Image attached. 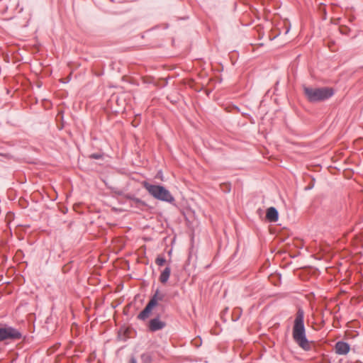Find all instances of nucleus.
<instances>
[{"mask_svg": "<svg viewBox=\"0 0 363 363\" xmlns=\"http://www.w3.org/2000/svg\"><path fill=\"white\" fill-rule=\"evenodd\" d=\"M164 297V295L162 294H160L158 291L155 292V294L153 295V296L151 298V299H154L155 301V306L157 305V303L159 301H162Z\"/></svg>", "mask_w": 363, "mask_h": 363, "instance_id": "obj_12", "label": "nucleus"}, {"mask_svg": "<svg viewBox=\"0 0 363 363\" xmlns=\"http://www.w3.org/2000/svg\"><path fill=\"white\" fill-rule=\"evenodd\" d=\"M350 345L343 341H338L335 345V353L339 355L347 354L350 352Z\"/></svg>", "mask_w": 363, "mask_h": 363, "instance_id": "obj_8", "label": "nucleus"}, {"mask_svg": "<svg viewBox=\"0 0 363 363\" xmlns=\"http://www.w3.org/2000/svg\"><path fill=\"white\" fill-rule=\"evenodd\" d=\"M140 359L142 363H151L153 360L152 355L150 352H145L142 354Z\"/></svg>", "mask_w": 363, "mask_h": 363, "instance_id": "obj_11", "label": "nucleus"}, {"mask_svg": "<svg viewBox=\"0 0 363 363\" xmlns=\"http://www.w3.org/2000/svg\"><path fill=\"white\" fill-rule=\"evenodd\" d=\"M125 198L129 201V205L130 207L131 208L143 211L147 206V203L144 201L141 200L140 199L136 198L133 195L127 194L125 196Z\"/></svg>", "mask_w": 363, "mask_h": 363, "instance_id": "obj_5", "label": "nucleus"}, {"mask_svg": "<svg viewBox=\"0 0 363 363\" xmlns=\"http://www.w3.org/2000/svg\"><path fill=\"white\" fill-rule=\"evenodd\" d=\"M166 326V323L160 320L157 316L149 321L148 329L150 332H156L162 330Z\"/></svg>", "mask_w": 363, "mask_h": 363, "instance_id": "obj_7", "label": "nucleus"}, {"mask_svg": "<svg viewBox=\"0 0 363 363\" xmlns=\"http://www.w3.org/2000/svg\"><path fill=\"white\" fill-rule=\"evenodd\" d=\"M167 260L162 255H158L155 259V264L160 267L163 266L166 263Z\"/></svg>", "mask_w": 363, "mask_h": 363, "instance_id": "obj_13", "label": "nucleus"}, {"mask_svg": "<svg viewBox=\"0 0 363 363\" xmlns=\"http://www.w3.org/2000/svg\"><path fill=\"white\" fill-rule=\"evenodd\" d=\"M303 92L308 101L311 103L327 100L334 94L333 89L329 87L313 88L303 86Z\"/></svg>", "mask_w": 363, "mask_h": 363, "instance_id": "obj_2", "label": "nucleus"}, {"mask_svg": "<svg viewBox=\"0 0 363 363\" xmlns=\"http://www.w3.org/2000/svg\"><path fill=\"white\" fill-rule=\"evenodd\" d=\"M143 186L156 199L169 203L174 201V198L169 191L162 186L151 184L147 182H143Z\"/></svg>", "mask_w": 363, "mask_h": 363, "instance_id": "obj_3", "label": "nucleus"}, {"mask_svg": "<svg viewBox=\"0 0 363 363\" xmlns=\"http://www.w3.org/2000/svg\"><path fill=\"white\" fill-rule=\"evenodd\" d=\"M89 157L92 158V159L99 160V159H101L102 157V155L101 154H99V153H94V154H91L89 156Z\"/></svg>", "mask_w": 363, "mask_h": 363, "instance_id": "obj_15", "label": "nucleus"}, {"mask_svg": "<svg viewBox=\"0 0 363 363\" xmlns=\"http://www.w3.org/2000/svg\"><path fill=\"white\" fill-rule=\"evenodd\" d=\"M293 339L297 345L304 350L309 351L311 350V344L307 340L306 335V329L304 326V311L299 308L296 313L295 320L292 331Z\"/></svg>", "mask_w": 363, "mask_h": 363, "instance_id": "obj_1", "label": "nucleus"}, {"mask_svg": "<svg viewBox=\"0 0 363 363\" xmlns=\"http://www.w3.org/2000/svg\"><path fill=\"white\" fill-rule=\"evenodd\" d=\"M171 274V268L167 266L164 268V269L161 272L159 280L162 284H166L170 277Z\"/></svg>", "mask_w": 363, "mask_h": 363, "instance_id": "obj_10", "label": "nucleus"}, {"mask_svg": "<svg viewBox=\"0 0 363 363\" xmlns=\"http://www.w3.org/2000/svg\"><path fill=\"white\" fill-rule=\"evenodd\" d=\"M128 363H138L135 357H131Z\"/></svg>", "mask_w": 363, "mask_h": 363, "instance_id": "obj_16", "label": "nucleus"}, {"mask_svg": "<svg viewBox=\"0 0 363 363\" xmlns=\"http://www.w3.org/2000/svg\"><path fill=\"white\" fill-rule=\"evenodd\" d=\"M21 333L12 327H6L0 328V342L6 340H20Z\"/></svg>", "mask_w": 363, "mask_h": 363, "instance_id": "obj_4", "label": "nucleus"}, {"mask_svg": "<svg viewBox=\"0 0 363 363\" xmlns=\"http://www.w3.org/2000/svg\"><path fill=\"white\" fill-rule=\"evenodd\" d=\"M220 189L224 193H229L231 190V185L230 183H222L220 185Z\"/></svg>", "mask_w": 363, "mask_h": 363, "instance_id": "obj_14", "label": "nucleus"}, {"mask_svg": "<svg viewBox=\"0 0 363 363\" xmlns=\"http://www.w3.org/2000/svg\"><path fill=\"white\" fill-rule=\"evenodd\" d=\"M267 219L270 222H276L279 218V213L274 207H270L267 210Z\"/></svg>", "mask_w": 363, "mask_h": 363, "instance_id": "obj_9", "label": "nucleus"}, {"mask_svg": "<svg viewBox=\"0 0 363 363\" xmlns=\"http://www.w3.org/2000/svg\"><path fill=\"white\" fill-rule=\"evenodd\" d=\"M155 306V301L150 299L145 308L138 315L137 318L141 320H145L150 317L153 308Z\"/></svg>", "mask_w": 363, "mask_h": 363, "instance_id": "obj_6", "label": "nucleus"}]
</instances>
